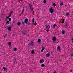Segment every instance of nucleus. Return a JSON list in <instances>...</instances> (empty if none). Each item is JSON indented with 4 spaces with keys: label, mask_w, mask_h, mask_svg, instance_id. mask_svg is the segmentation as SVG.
Masks as SVG:
<instances>
[{
    "label": "nucleus",
    "mask_w": 73,
    "mask_h": 73,
    "mask_svg": "<svg viewBox=\"0 0 73 73\" xmlns=\"http://www.w3.org/2000/svg\"><path fill=\"white\" fill-rule=\"evenodd\" d=\"M27 30H23V31L22 33L23 34V35H25L26 34H27Z\"/></svg>",
    "instance_id": "1"
},
{
    "label": "nucleus",
    "mask_w": 73,
    "mask_h": 73,
    "mask_svg": "<svg viewBox=\"0 0 73 73\" xmlns=\"http://www.w3.org/2000/svg\"><path fill=\"white\" fill-rule=\"evenodd\" d=\"M29 5L30 8V9L32 11H33V7H32V5L31 3H29Z\"/></svg>",
    "instance_id": "2"
},
{
    "label": "nucleus",
    "mask_w": 73,
    "mask_h": 73,
    "mask_svg": "<svg viewBox=\"0 0 73 73\" xmlns=\"http://www.w3.org/2000/svg\"><path fill=\"white\" fill-rule=\"evenodd\" d=\"M57 50L58 51L59 50V52H60L61 50V48H60V46H58L57 48Z\"/></svg>",
    "instance_id": "3"
},
{
    "label": "nucleus",
    "mask_w": 73,
    "mask_h": 73,
    "mask_svg": "<svg viewBox=\"0 0 73 73\" xmlns=\"http://www.w3.org/2000/svg\"><path fill=\"white\" fill-rule=\"evenodd\" d=\"M50 12L52 13H53V12H54V10H53V9L52 8H50Z\"/></svg>",
    "instance_id": "4"
},
{
    "label": "nucleus",
    "mask_w": 73,
    "mask_h": 73,
    "mask_svg": "<svg viewBox=\"0 0 73 73\" xmlns=\"http://www.w3.org/2000/svg\"><path fill=\"white\" fill-rule=\"evenodd\" d=\"M24 21L25 23H27L28 21V20L27 18H26L24 19Z\"/></svg>",
    "instance_id": "5"
},
{
    "label": "nucleus",
    "mask_w": 73,
    "mask_h": 73,
    "mask_svg": "<svg viewBox=\"0 0 73 73\" xmlns=\"http://www.w3.org/2000/svg\"><path fill=\"white\" fill-rule=\"evenodd\" d=\"M44 61L43 59H41L40 60V64H42V63H43L44 62Z\"/></svg>",
    "instance_id": "6"
},
{
    "label": "nucleus",
    "mask_w": 73,
    "mask_h": 73,
    "mask_svg": "<svg viewBox=\"0 0 73 73\" xmlns=\"http://www.w3.org/2000/svg\"><path fill=\"white\" fill-rule=\"evenodd\" d=\"M52 40L53 41H56V38L55 37H54L52 38Z\"/></svg>",
    "instance_id": "7"
},
{
    "label": "nucleus",
    "mask_w": 73,
    "mask_h": 73,
    "mask_svg": "<svg viewBox=\"0 0 73 73\" xmlns=\"http://www.w3.org/2000/svg\"><path fill=\"white\" fill-rule=\"evenodd\" d=\"M29 44H31L32 46H33V42L32 41L31 42L29 43Z\"/></svg>",
    "instance_id": "8"
},
{
    "label": "nucleus",
    "mask_w": 73,
    "mask_h": 73,
    "mask_svg": "<svg viewBox=\"0 0 73 73\" xmlns=\"http://www.w3.org/2000/svg\"><path fill=\"white\" fill-rule=\"evenodd\" d=\"M7 68H6L5 67H3V69H4L5 71H6V72L8 71V70H7Z\"/></svg>",
    "instance_id": "9"
},
{
    "label": "nucleus",
    "mask_w": 73,
    "mask_h": 73,
    "mask_svg": "<svg viewBox=\"0 0 73 73\" xmlns=\"http://www.w3.org/2000/svg\"><path fill=\"white\" fill-rule=\"evenodd\" d=\"M46 28L47 29H49L50 28V26L49 25H47L46 26Z\"/></svg>",
    "instance_id": "10"
},
{
    "label": "nucleus",
    "mask_w": 73,
    "mask_h": 73,
    "mask_svg": "<svg viewBox=\"0 0 73 73\" xmlns=\"http://www.w3.org/2000/svg\"><path fill=\"white\" fill-rule=\"evenodd\" d=\"M8 29L9 31H11V27L9 26L8 27Z\"/></svg>",
    "instance_id": "11"
},
{
    "label": "nucleus",
    "mask_w": 73,
    "mask_h": 73,
    "mask_svg": "<svg viewBox=\"0 0 73 73\" xmlns=\"http://www.w3.org/2000/svg\"><path fill=\"white\" fill-rule=\"evenodd\" d=\"M49 56H50V54L49 53H47L46 54V57H49Z\"/></svg>",
    "instance_id": "12"
},
{
    "label": "nucleus",
    "mask_w": 73,
    "mask_h": 73,
    "mask_svg": "<svg viewBox=\"0 0 73 73\" xmlns=\"http://www.w3.org/2000/svg\"><path fill=\"white\" fill-rule=\"evenodd\" d=\"M32 24H34V22H35V19L34 18H33L32 19Z\"/></svg>",
    "instance_id": "13"
},
{
    "label": "nucleus",
    "mask_w": 73,
    "mask_h": 73,
    "mask_svg": "<svg viewBox=\"0 0 73 73\" xmlns=\"http://www.w3.org/2000/svg\"><path fill=\"white\" fill-rule=\"evenodd\" d=\"M8 45H9V46H11V45H12V43L11 42H9Z\"/></svg>",
    "instance_id": "14"
},
{
    "label": "nucleus",
    "mask_w": 73,
    "mask_h": 73,
    "mask_svg": "<svg viewBox=\"0 0 73 73\" xmlns=\"http://www.w3.org/2000/svg\"><path fill=\"white\" fill-rule=\"evenodd\" d=\"M20 24H21V23L20 22H18L17 24V25H20Z\"/></svg>",
    "instance_id": "15"
},
{
    "label": "nucleus",
    "mask_w": 73,
    "mask_h": 73,
    "mask_svg": "<svg viewBox=\"0 0 73 73\" xmlns=\"http://www.w3.org/2000/svg\"><path fill=\"white\" fill-rule=\"evenodd\" d=\"M41 40L40 39H39L38 40V42H41Z\"/></svg>",
    "instance_id": "16"
},
{
    "label": "nucleus",
    "mask_w": 73,
    "mask_h": 73,
    "mask_svg": "<svg viewBox=\"0 0 73 73\" xmlns=\"http://www.w3.org/2000/svg\"><path fill=\"white\" fill-rule=\"evenodd\" d=\"M55 26L56 27L57 25H56V24H54L53 26V28L54 29V28H55Z\"/></svg>",
    "instance_id": "17"
},
{
    "label": "nucleus",
    "mask_w": 73,
    "mask_h": 73,
    "mask_svg": "<svg viewBox=\"0 0 73 73\" xmlns=\"http://www.w3.org/2000/svg\"><path fill=\"white\" fill-rule=\"evenodd\" d=\"M44 49H45V47H43L42 49L41 50V52H43V51L44 50Z\"/></svg>",
    "instance_id": "18"
},
{
    "label": "nucleus",
    "mask_w": 73,
    "mask_h": 73,
    "mask_svg": "<svg viewBox=\"0 0 73 73\" xmlns=\"http://www.w3.org/2000/svg\"><path fill=\"white\" fill-rule=\"evenodd\" d=\"M11 16V15L10 14L9 16L8 17H7V16H6V17L7 18V19H9V17Z\"/></svg>",
    "instance_id": "19"
},
{
    "label": "nucleus",
    "mask_w": 73,
    "mask_h": 73,
    "mask_svg": "<svg viewBox=\"0 0 73 73\" xmlns=\"http://www.w3.org/2000/svg\"><path fill=\"white\" fill-rule=\"evenodd\" d=\"M16 58H14V60L15 63H17V62H16Z\"/></svg>",
    "instance_id": "20"
},
{
    "label": "nucleus",
    "mask_w": 73,
    "mask_h": 73,
    "mask_svg": "<svg viewBox=\"0 0 73 73\" xmlns=\"http://www.w3.org/2000/svg\"><path fill=\"white\" fill-rule=\"evenodd\" d=\"M66 15H67V16H69L70 15V14H69V13H67Z\"/></svg>",
    "instance_id": "21"
},
{
    "label": "nucleus",
    "mask_w": 73,
    "mask_h": 73,
    "mask_svg": "<svg viewBox=\"0 0 73 73\" xmlns=\"http://www.w3.org/2000/svg\"><path fill=\"white\" fill-rule=\"evenodd\" d=\"M34 53H35V51L34 50H32L31 51L32 54H34Z\"/></svg>",
    "instance_id": "22"
},
{
    "label": "nucleus",
    "mask_w": 73,
    "mask_h": 73,
    "mask_svg": "<svg viewBox=\"0 0 73 73\" xmlns=\"http://www.w3.org/2000/svg\"><path fill=\"white\" fill-rule=\"evenodd\" d=\"M14 51H16L17 50V48H14Z\"/></svg>",
    "instance_id": "23"
},
{
    "label": "nucleus",
    "mask_w": 73,
    "mask_h": 73,
    "mask_svg": "<svg viewBox=\"0 0 73 73\" xmlns=\"http://www.w3.org/2000/svg\"><path fill=\"white\" fill-rule=\"evenodd\" d=\"M41 65L42 67H44V66H45V64H41Z\"/></svg>",
    "instance_id": "24"
},
{
    "label": "nucleus",
    "mask_w": 73,
    "mask_h": 73,
    "mask_svg": "<svg viewBox=\"0 0 73 73\" xmlns=\"http://www.w3.org/2000/svg\"><path fill=\"white\" fill-rule=\"evenodd\" d=\"M53 5L54 6V7H55V6L56 5V4L54 3H53Z\"/></svg>",
    "instance_id": "25"
},
{
    "label": "nucleus",
    "mask_w": 73,
    "mask_h": 73,
    "mask_svg": "<svg viewBox=\"0 0 73 73\" xmlns=\"http://www.w3.org/2000/svg\"><path fill=\"white\" fill-rule=\"evenodd\" d=\"M64 22H65V20L63 19V20L61 22V23H64Z\"/></svg>",
    "instance_id": "26"
},
{
    "label": "nucleus",
    "mask_w": 73,
    "mask_h": 73,
    "mask_svg": "<svg viewBox=\"0 0 73 73\" xmlns=\"http://www.w3.org/2000/svg\"><path fill=\"white\" fill-rule=\"evenodd\" d=\"M68 23H66L65 25H64V26H65V27H68Z\"/></svg>",
    "instance_id": "27"
},
{
    "label": "nucleus",
    "mask_w": 73,
    "mask_h": 73,
    "mask_svg": "<svg viewBox=\"0 0 73 73\" xmlns=\"http://www.w3.org/2000/svg\"><path fill=\"white\" fill-rule=\"evenodd\" d=\"M34 25L36 26V25H37V22H35L34 24Z\"/></svg>",
    "instance_id": "28"
},
{
    "label": "nucleus",
    "mask_w": 73,
    "mask_h": 73,
    "mask_svg": "<svg viewBox=\"0 0 73 73\" xmlns=\"http://www.w3.org/2000/svg\"><path fill=\"white\" fill-rule=\"evenodd\" d=\"M27 24H28V25H30V24L31 23H30V22H28L27 23Z\"/></svg>",
    "instance_id": "29"
},
{
    "label": "nucleus",
    "mask_w": 73,
    "mask_h": 73,
    "mask_svg": "<svg viewBox=\"0 0 73 73\" xmlns=\"http://www.w3.org/2000/svg\"><path fill=\"white\" fill-rule=\"evenodd\" d=\"M44 3H46V1L45 0H44L43 1Z\"/></svg>",
    "instance_id": "30"
},
{
    "label": "nucleus",
    "mask_w": 73,
    "mask_h": 73,
    "mask_svg": "<svg viewBox=\"0 0 73 73\" xmlns=\"http://www.w3.org/2000/svg\"><path fill=\"white\" fill-rule=\"evenodd\" d=\"M63 3H60V5H61V6H62V5H63Z\"/></svg>",
    "instance_id": "31"
},
{
    "label": "nucleus",
    "mask_w": 73,
    "mask_h": 73,
    "mask_svg": "<svg viewBox=\"0 0 73 73\" xmlns=\"http://www.w3.org/2000/svg\"><path fill=\"white\" fill-rule=\"evenodd\" d=\"M62 34L63 35H64L65 34V31H63L62 32Z\"/></svg>",
    "instance_id": "32"
},
{
    "label": "nucleus",
    "mask_w": 73,
    "mask_h": 73,
    "mask_svg": "<svg viewBox=\"0 0 73 73\" xmlns=\"http://www.w3.org/2000/svg\"><path fill=\"white\" fill-rule=\"evenodd\" d=\"M9 21H11V18H9Z\"/></svg>",
    "instance_id": "33"
},
{
    "label": "nucleus",
    "mask_w": 73,
    "mask_h": 73,
    "mask_svg": "<svg viewBox=\"0 0 73 73\" xmlns=\"http://www.w3.org/2000/svg\"><path fill=\"white\" fill-rule=\"evenodd\" d=\"M9 21H7L6 22V24H8V23H9Z\"/></svg>",
    "instance_id": "34"
},
{
    "label": "nucleus",
    "mask_w": 73,
    "mask_h": 73,
    "mask_svg": "<svg viewBox=\"0 0 73 73\" xmlns=\"http://www.w3.org/2000/svg\"><path fill=\"white\" fill-rule=\"evenodd\" d=\"M46 31L47 32H49V29H47V30H46Z\"/></svg>",
    "instance_id": "35"
},
{
    "label": "nucleus",
    "mask_w": 73,
    "mask_h": 73,
    "mask_svg": "<svg viewBox=\"0 0 73 73\" xmlns=\"http://www.w3.org/2000/svg\"><path fill=\"white\" fill-rule=\"evenodd\" d=\"M24 13V10H23L22 12V14H23Z\"/></svg>",
    "instance_id": "36"
},
{
    "label": "nucleus",
    "mask_w": 73,
    "mask_h": 73,
    "mask_svg": "<svg viewBox=\"0 0 73 73\" xmlns=\"http://www.w3.org/2000/svg\"><path fill=\"white\" fill-rule=\"evenodd\" d=\"M71 56H72V57L73 56V53H72L71 54Z\"/></svg>",
    "instance_id": "37"
},
{
    "label": "nucleus",
    "mask_w": 73,
    "mask_h": 73,
    "mask_svg": "<svg viewBox=\"0 0 73 73\" xmlns=\"http://www.w3.org/2000/svg\"><path fill=\"white\" fill-rule=\"evenodd\" d=\"M12 12H11L10 13V15H11V14H12Z\"/></svg>",
    "instance_id": "38"
},
{
    "label": "nucleus",
    "mask_w": 73,
    "mask_h": 73,
    "mask_svg": "<svg viewBox=\"0 0 73 73\" xmlns=\"http://www.w3.org/2000/svg\"><path fill=\"white\" fill-rule=\"evenodd\" d=\"M22 24H24V22H22Z\"/></svg>",
    "instance_id": "39"
},
{
    "label": "nucleus",
    "mask_w": 73,
    "mask_h": 73,
    "mask_svg": "<svg viewBox=\"0 0 73 73\" xmlns=\"http://www.w3.org/2000/svg\"><path fill=\"white\" fill-rule=\"evenodd\" d=\"M7 37V35H5L4 36V38H5V37Z\"/></svg>",
    "instance_id": "40"
},
{
    "label": "nucleus",
    "mask_w": 73,
    "mask_h": 73,
    "mask_svg": "<svg viewBox=\"0 0 73 73\" xmlns=\"http://www.w3.org/2000/svg\"><path fill=\"white\" fill-rule=\"evenodd\" d=\"M71 72H73V70H70Z\"/></svg>",
    "instance_id": "41"
},
{
    "label": "nucleus",
    "mask_w": 73,
    "mask_h": 73,
    "mask_svg": "<svg viewBox=\"0 0 73 73\" xmlns=\"http://www.w3.org/2000/svg\"><path fill=\"white\" fill-rule=\"evenodd\" d=\"M53 73H57V72L56 71L54 72Z\"/></svg>",
    "instance_id": "42"
},
{
    "label": "nucleus",
    "mask_w": 73,
    "mask_h": 73,
    "mask_svg": "<svg viewBox=\"0 0 73 73\" xmlns=\"http://www.w3.org/2000/svg\"><path fill=\"white\" fill-rule=\"evenodd\" d=\"M72 42H73V38H72Z\"/></svg>",
    "instance_id": "43"
},
{
    "label": "nucleus",
    "mask_w": 73,
    "mask_h": 73,
    "mask_svg": "<svg viewBox=\"0 0 73 73\" xmlns=\"http://www.w3.org/2000/svg\"><path fill=\"white\" fill-rule=\"evenodd\" d=\"M11 27H13V25H11Z\"/></svg>",
    "instance_id": "44"
},
{
    "label": "nucleus",
    "mask_w": 73,
    "mask_h": 73,
    "mask_svg": "<svg viewBox=\"0 0 73 73\" xmlns=\"http://www.w3.org/2000/svg\"><path fill=\"white\" fill-rule=\"evenodd\" d=\"M31 72H32V71H33V70H31Z\"/></svg>",
    "instance_id": "45"
},
{
    "label": "nucleus",
    "mask_w": 73,
    "mask_h": 73,
    "mask_svg": "<svg viewBox=\"0 0 73 73\" xmlns=\"http://www.w3.org/2000/svg\"><path fill=\"white\" fill-rule=\"evenodd\" d=\"M31 45H30L29 46H31Z\"/></svg>",
    "instance_id": "46"
}]
</instances>
